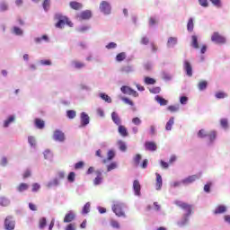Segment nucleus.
<instances>
[{
	"mask_svg": "<svg viewBox=\"0 0 230 230\" xmlns=\"http://www.w3.org/2000/svg\"><path fill=\"white\" fill-rule=\"evenodd\" d=\"M133 190L135 191V195L137 197L141 196V183H139V181L135 180L133 181Z\"/></svg>",
	"mask_w": 230,
	"mask_h": 230,
	"instance_id": "9",
	"label": "nucleus"
},
{
	"mask_svg": "<svg viewBox=\"0 0 230 230\" xmlns=\"http://www.w3.org/2000/svg\"><path fill=\"white\" fill-rule=\"evenodd\" d=\"M118 146L121 152H127V144L123 140L118 141Z\"/></svg>",
	"mask_w": 230,
	"mask_h": 230,
	"instance_id": "29",
	"label": "nucleus"
},
{
	"mask_svg": "<svg viewBox=\"0 0 230 230\" xmlns=\"http://www.w3.org/2000/svg\"><path fill=\"white\" fill-rule=\"evenodd\" d=\"M156 176V183H155V188L156 190H161L163 188V177H161V174L158 172L155 173Z\"/></svg>",
	"mask_w": 230,
	"mask_h": 230,
	"instance_id": "16",
	"label": "nucleus"
},
{
	"mask_svg": "<svg viewBox=\"0 0 230 230\" xmlns=\"http://www.w3.org/2000/svg\"><path fill=\"white\" fill-rule=\"evenodd\" d=\"M75 177H76V174L75 173V172H69V174L67 176L68 182H75Z\"/></svg>",
	"mask_w": 230,
	"mask_h": 230,
	"instance_id": "43",
	"label": "nucleus"
},
{
	"mask_svg": "<svg viewBox=\"0 0 230 230\" xmlns=\"http://www.w3.org/2000/svg\"><path fill=\"white\" fill-rule=\"evenodd\" d=\"M207 137H208L211 142L215 141V139H217V131H210L208 133Z\"/></svg>",
	"mask_w": 230,
	"mask_h": 230,
	"instance_id": "35",
	"label": "nucleus"
},
{
	"mask_svg": "<svg viewBox=\"0 0 230 230\" xmlns=\"http://www.w3.org/2000/svg\"><path fill=\"white\" fill-rule=\"evenodd\" d=\"M193 28H194L193 18H190L187 23V30L188 31H193Z\"/></svg>",
	"mask_w": 230,
	"mask_h": 230,
	"instance_id": "39",
	"label": "nucleus"
},
{
	"mask_svg": "<svg viewBox=\"0 0 230 230\" xmlns=\"http://www.w3.org/2000/svg\"><path fill=\"white\" fill-rule=\"evenodd\" d=\"M174 204L178 208H181V209H183L187 212L184 216V221L181 223V226H184V224L188 222V217H190L193 213V206L181 200L174 201Z\"/></svg>",
	"mask_w": 230,
	"mask_h": 230,
	"instance_id": "1",
	"label": "nucleus"
},
{
	"mask_svg": "<svg viewBox=\"0 0 230 230\" xmlns=\"http://www.w3.org/2000/svg\"><path fill=\"white\" fill-rule=\"evenodd\" d=\"M208 132H206V129H200L198 132V137H199L200 138H204V137H208Z\"/></svg>",
	"mask_w": 230,
	"mask_h": 230,
	"instance_id": "47",
	"label": "nucleus"
},
{
	"mask_svg": "<svg viewBox=\"0 0 230 230\" xmlns=\"http://www.w3.org/2000/svg\"><path fill=\"white\" fill-rule=\"evenodd\" d=\"M118 168V164L116 162H112L107 166V172H112V170H116Z\"/></svg>",
	"mask_w": 230,
	"mask_h": 230,
	"instance_id": "40",
	"label": "nucleus"
},
{
	"mask_svg": "<svg viewBox=\"0 0 230 230\" xmlns=\"http://www.w3.org/2000/svg\"><path fill=\"white\" fill-rule=\"evenodd\" d=\"M111 119L115 125H121V119H119V116L115 111L111 113Z\"/></svg>",
	"mask_w": 230,
	"mask_h": 230,
	"instance_id": "20",
	"label": "nucleus"
},
{
	"mask_svg": "<svg viewBox=\"0 0 230 230\" xmlns=\"http://www.w3.org/2000/svg\"><path fill=\"white\" fill-rule=\"evenodd\" d=\"M119 134L122 136V137H127L128 136V130H127V128L123 125H119Z\"/></svg>",
	"mask_w": 230,
	"mask_h": 230,
	"instance_id": "18",
	"label": "nucleus"
},
{
	"mask_svg": "<svg viewBox=\"0 0 230 230\" xmlns=\"http://www.w3.org/2000/svg\"><path fill=\"white\" fill-rule=\"evenodd\" d=\"M214 6L220 8L222 6V2L220 0H210Z\"/></svg>",
	"mask_w": 230,
	"mask_h": 230,
	"instance_id": "56",
	"label": "nucleus"
},
{
	"mask_svg": "<svg viewBox=\"0 0 230 230\" xmlns=\"http://www.w3.org/2000/svg\"><path fill=\"white\" fill-rule=\"evenodd\" d=\"M39 190H40V184L39 183H33L32 184V190L31 191H33L34 193L39 191Z\"/></svg>",
	"mask_w": 230,
	"mask_h": 230,
	"instance_id": "57",
	"label": "nucleus"
},
{
	"mask_svg": "<svg viewBox=\"0 0 230 230\" xmlns=\"http://www.w3.org/2000/svg\"><path fill=\"white\" fill-rule=\"evenodd\" d=\"M167 109L170 112H177L179 111V105H171Z\"/></svg>",
	"mask_w": 230,
	"mask_h": 230,
	"instance_id": "54",
	"label": "nucleus"
},
{
	"mask_svg": "<svg viewBox=\"0 0 230 230\" xmlns=\"http://www.w3.org/2000/svg\"><path fill=\"white\" fill-rule=\"evenodd\" d=\"M198 87L199 91H204L208 87V82L207 81H200L198 84Z\"/></svg>",
	"mask_w": 230,
	"mask_h": 230,
	"instance_id": "36",
	"label": "nucleus"
},
{
	"mask_svg": "<svg viewBox=\"0 0 230 230\" xmlns=\"http://www.w3.org/2000/svg\"><path fill=\"white\" fill-rule=\"evenodd\" d=\"M200 176L194 174L191 176H189L181 181L182 184H191V182H195L198 179H199Z\"/></svg>",
	"mask_w": 230,
	"mask_h": 230,
	"instance_id": "12",
	"label": "nucleus"
},
{
	"mask_svg": "<svg viewBox=\"0 0 230 230\" xmlns=\"http://www.w3.org/2000/svg\"><path fill=\"white\" fill-rule=\"evenodd\" d=\"M15 119V118H13V116H11L8 118V119H6L4 123V127H8V125H10V123L13 122Z\"/></svg>",
	"mask_w": 230,
	"mask_h": 230,
	"instance_id": "51",
	"label": "nucleus"
},
{
	"mask_svg": "<svg viewBox=\"0 0 230 230\" xmlns=\"http://www.w3.org/2000/svg\"><path fill=\"white\" fill-rule=\"evenodd\" d=\"M40 64H41V66H51V60L42 59L40 61Z\"/></svg>",
	"mask_w": 230,
	"mask_h": 230,
	"instance_id": "58",
	"label": "nucleus"
},
{
	"mask_svg": "<svg viewBox=\"0 0 230 230\" xmlns=\"http://www.w3.org/2000/svg\"><path fill=\"white\" fill-rule=\"evenodd\" d=\"M120 71L121 73H126V74L132 73V71H134V67H132V66L130 65L124 66L121 67Z\"/></svg>",
	"mask_w": 230,
	"mask_h": 230,
	"instance_id": "26",
	"label": "nucleus"
},
{
	"mask_svg": "<svg viewBox=\"0 0 230 230\" xmlns=\"http://www.w3.org/2000/svg\"><path fill=\"white\" fill-rule=\"evenodd\" d=\"M116 48H118V44L115 42H110L108 45H106L107 49H114Z\"/></svg>",
	"mask_w": 230,
	"mask_h": 230,
	"instance_id": "55",
	"label": "nucleus"
},
{
	"mask_svg": "<svg viewBox=\"0 0 230 230\" xmlns=\"http://www.w3.org/2000/svg\"><path fill=\"white\" fill-rule=\"evenodd\" d=\"M150 42V39L148 37L144 36L140 40V43L143 44L144 46H146Z\"/></svg>",
	"mask_w": 230,
	"mask_h": 230,
	"instance_id": "50",
	"label": "nucleus"
},
{
	"mask_svg": "<svg viewBox=\"0 0 230 230\" xmlns=\"http://www.w3.org/2000/svg\"><path fill=\"white\" fill-rule=\"evenodd\" d=\"M74 67H75V69H82L84 67H85V63L82 62V61H77L75 60L72 62Z\"/></svg>",
	"mask_w": 230,
	"mask_h": 230,
	"instance_id": "22",
	"label": "nucleus"
},
{
	"mask_svg": "<svg viewBox=\"0 0 230 230\" xmlns=\"http://www.w3.org/2000/svg\"><path fill=\"white\" fill-rule=\"evenodd\" d=\"M66 116L69 119H74V118H76V111L69 110L66 111Z\"/></svg>",
	"mask_w": 230,
	"mask_h": 230,
	"instance_id": "38",
	"label": "nucleus"
},
{
	"mask_svg": "<svg viewBox=\"0 0 230 230\" xmlns=\"http://www.w3.org/2000/svg\"><path fill=\"white\" fill-rule=\"evenodd\" d=\"M46 224H47L46 217L40 218L39 222L40 229H44V227H46Z\"/></svg>",
	"mask_w": 230,
	"mask_h": 230,
	"instance_id": "45",
	"label": "nucleus"
},
{
	"mask_svg": "<svg viewBox=\"0 0 230 230\" xmlns=\"http://www.w3.org/2000/svg\"><path fill=\"white\" fill-rule=\"evenodd\" d=\"M28 141L31 144V146H34V145H35V137H29Z\"/></svg>",
	"mask_w": 230,
	"mask_h": 230,
	"instance_id": "64",
	"label": "nucleus"
},
{
	"mask_svg": "<svg viewBox=\"0 0 230 230\" xmlns=\"http://www.w3.org/2000/svg\"><path fill=\"white\" fill-rule=\"evenodd\" d=\"M13 32L15 35H22V30L19 27H13Z\"/></svg>",
	"mask_w": 230,
	"mask_h": 230,
	"instance_id": "62",
	"label": "nucleus"
},
{
	"mask_svg": "<svg viewBox=\"0 0 230 230\" xmlns=\"http://www.w3.org/2000/svg\"><path fill=\"white\" fill-rule=\"evenodd\" d=\"M55 21H58V22L56 23V28H64V26H66V24L67 26L73 27V22L69 20V18H67V16H64L62 15V13H56L54 16Z\"/></svg>",
	"mask_w": 230,
	"mask_h": 230,
	"instance_id": "2",
	"label": "nucleus"
},
{
	"mask_svg": "<svg viewBox=\"0 0 230 230\" xmlns=\"http://www.w3.org/2000/svg\"><path fill=\"white\" fill-rule=\"evenodd\" d=\"M127 58V54L125 52H120L116 56L117 62H123Z\"/></svg>",
	"mask_w": 230,
	"mask_h": 230,
	"instance_id": "32",
	"label": "nucleus"
},
{
	"mask_svg": "<svg viewBox=\"0 0 230 230\" xmlns=\"http://www.w3.org/2000/svg\"><path fill=\"white\" fill-rule=\"evenodd\" d=\"M216 98H217L218 100H222L224 98H227V95L224 92H217L216 93Z\"/></svg>",
	"mask_w": 230,
	"mask_h": 230,
	"instance_id": "46",
	"label": "nucleus"
},
{
	"mask_svg": "<svg viewBox=\"0 0 230 230\" xmlns=\"http://www.w3.org/2000/svg\"><path fill=\"white\" fill-rule=\"evenodd\" d=\"M191 39H192V41H191L192 48H194V49H199V38H197L196 35H193Z\"/></svg>",
	"mask_w": 230,
	"mask_h": 230,
	"instance_id": "27",
	"label": "nucleus"
},
{
	"mask_svg": "<svg viewBox=\"0 0 230 230\" xmlns=\"http://www.w3.org/2000/svg\"><path fill=\"white\" fill-rule=\"evenodd\" d=\"M130 90H131V88L128 86H122L120 88V91H121V93H123V94H129Z\"/></svg>",
	"mask_w": 230,
	"mask_h": 230,
	"instance_id": "52",
	"label": "nucleus"
},
{
	"mask_svg": "<svg viewBox=\"0 0 230 230\" xmlns=\"http://www.w3.org/2000/svg\"><path fill=\"white\" fill-rule=\"evenodd\" d=\"M184 69L186 71L187 76H193V67L188 60L184 61Z\"/></svg>",
	"mask_w": 230,
	"mask_h": 230,
	"instance_id": "10",
	"label": "nucleus"
},
{
	"mask_svg": "<svg viewBox=\"0 0 230 230\" xmlns=\"http://www.w3.org/2000/svg\"><path fill=\"white\" fill-rule=\"evenodd\" d=\"M100 96L102 100H104V102H107V103H112V99L109 95L105 93H101Z\"/></svg>",
	"mask_w": 230,
	"mask_h": 230,
	"instance_id": "37",
	"label": "nucleus"
},
{
	"mask_svg": "<svg viewBox=\"0 0 230 230\" xmlns=\"http://www.w3.org/2000/svg\"><path fill=\"white\" fill-rule=\"evenodd\" d=\"M211 40L212 42H216L217 44H226V39L218 32L213 33Z\"/></svg>",
	"mask_w": 230,
	"mask_h": 230,
	"instance_id": "7",
	"label": "nucleus"
},
{
	"mask_svg": "<svg viewBox=\"0 0 230 230\" xmlns=\"http://www.w3.org/2000/svg\"><path fill=\"white\" fill-rule=\"evenodd\" d=\"M100 10L102 13L109 15V13H111V4L107 1H102L100 4Z\"/></svg>",
	"mask_w": 230,
	"mask_h": 230,
	"instance_id": "8",
	"label": "nucleus"
},
{
	"mask_svg": "<svg viewBox=\"0 0 230 230\" xmlns=\"http://www.w3.org/2000/svg\"><path fill=\"white\" fill-rule=\"evenodd\" d=\"M211 186H212L211 182L205 184L204 191H206V193H209V191H211Z\"/></svg>",
	"mask_w": 230,
	"mask_h": 230,
	"instance_id": "60",
	"label": "nucleus"
},
{
	"mask_svg": "<svg viewBox=\"0 0 230 230\" xmlns=\"http://www.w3.org/2000/svg\"><path fill=\"white\" fill-rule=\"evenodd\" d=\"M30 188V185L28 183H24L22 182L17 186V191H19L20 193H22V191H26L28 190V189Z\"/></svg>",
	"mask_w": 230,
	"mask_h": 230,
	"instance_id": "19",
	"label": "nucleus"
},
{
	"mask_svg": "<svg viewBox=\"0 0 230 230\" xmlns=\"http://www.w3.org/2000/svg\"><path fill=\"white\" fill-rule=\"evenodd\" d=\"M54 141H58L59 143H64L66 141V135L60 129H57L53 134Z\"/></svg>",
	"mask_w": 230,
	"mask_h": 230,
	"instance_id": "6",
	"label": "nucleus"
},
{
	"mask_svg": "<svg viewBox=\"0 0 230 230\" xmlns=\"http://www.w3.org/2000/svg\"><path fill=\"white\" fill-rule=\"evenodd\" d=\"M4 227L6 230H13L15 229V221L12 216H8L4 219Z\"/></svg>",
	"mask_w": 230,
	"mask_h": 230,
	"instance_id": "5",
	"label": "nucleus"
},
{
	"mask_svg": "<svg viewBox=\"0 0 230 230\" xmlns=\"http://www.w3.org/2000/svg\"><path fill=\"white\" fill-rule=\"evenodd\" d=\"M145 146L146 150H149V152H155V150H157L155 142H146Z\"/></svg>",
	"mask_w": 230,
	"mask_h": 230,
	"instance_id": "14",
	"label": "nucleus"
},
{
	"mask_svg": "<svg viewBox=\"0 0 230 230\" xmlns=\"http://www.w3.org/2000/svg\"><path fill=\"white\" fill-rule=\"evenodd\" d=\"M93 17V13L90 10L83 11L76 14L75 19L77 21H88Z\"/></svg>",
	"mask_w": 230,
	"mask_h": 230,
	"instance_id": "4",
	"label": "nucleus"
},
{
	"mask_svg": "<svg viewBox=\"0 0 230 230\" xmlns=\"http://www.w3.org/2000/svg\"><path fill=\"white\" fill-rule=\"evenodd\" d=\"M75 217L76 216L74 214V212L69 211L68 213L66 214L63 222L65 224H69V222H73V220H75Z\"/></svg>",
	"mask_w": 230,
	"mask_h": 230,
	"instance_id": "11",
	"label": "nucleus"
},
{
	"mask_svg": "<svg viewBox=\"0 0 230 230\" xmlns=\"http://www.w3.org/2000/svg\"><path fill=\"white\" fill-rule=\"evenodd\" d=\"M50 4H51V0H44L42 6L45 12H48V10H49Z\"/></svg>",
	"mask_w": 230,
	"mask_h": 230,
	"instance_id": "44",
	"label": "nucleus"
},
{
	"mask_svg": "<svg viewBox=\"0 0 230 230\" xmlns=\"http://www.w3.org/2000/svg\"><path fill=\"white\" fill-rule=\"evenodd\" d=\"M90 209H91V203L88 202L83 208V211H82L83 215H87V213H89Z\"/></svg>",
	"mask_w": 230,
	"mask_h": 230,
	"instance_id": "41",
	"label": "nucleus"
},
{
	"mask_svg": "<svg viewBox=\"0 0 230 230\" xmlns=\"http://www.w3.org/2000/svg\"><path fill=\"white\" fill-rule=\"evenodd\" d=\"M66 230H76V226H75V224H68Z\"/></svg>",
	"mask_w": 230,
	"mask_h": 230,
	"instance_id": "63",
	"label": "nucleus"
},
{
	"mask_svg": "<svg viewBox=\"0 0 230 230\" xmlns=\"http://www.w3.org/2000/svg\"><path fill=\"white\" fill-rule=\"evenodd\" d=\"M0 206L6 208V206H10V200L4 197H0Z\"/></svg>",
	"mask_w": 230,
	"mask_h": 230,
	"instance_id": "31",
	"label": "nucleus"
},
{
	"mask_svg": "<svg viewBox=\"0 0 230 230\" xmlns=\"http://www.w3.org/2000/svg\"><path fill=\"white\" fill-rule=\"evenodd\" d=\"M144 82L146 85H154V84H155L156 81H155V79H154L152 77L146 76V77H145Z\"/></svg>",
	"mask_w": 230,
	"mask_h": 230,
	"instance_id": "33",
	"label": "nucleus"
},
{
	"mask_svg": "<svg viewBox=\"0 0 230 230\" xmlns=\"http://www.w3.org/2000/svg\"><path fill=\"white\" fill-rule=\"evenodd\" d=\"M51 157H53V155L51 154V151L46 150L44 152V158L45 159H51Z\"/></svg>",
	"mask_w": 230,
	"mask_h": 230,
	"instance_id": "59",
	"label": "nucleus"
},
{
	"mask_svg": "<svg viewBox=\"0 0 230 230\" xmlns=\"http://www.w3.org/2000/svg\"><path fill=\"white\" fill-rule=\"evenodd\" d=\"M34 40L36 44H41L42 40H44L45 42H49V38L48 37V35H43L40 38H35Z\"/></svg>",
	"mask_w": 230,
	"mask_h": 230,
	"instance_id": "25",
	"label": "nucleus"
},
{
	"mask_svg": "<svg viewBox=\"0 0 230 230\" xmlns=\"http://www.w3.org/2000/svg\"><path fill=\"white\" fill-rule=\"evenodd\" d=\"M89 115H87V113L85 112H82L81 113V125L82 127H86V125H89Z\"/></svg>",
	"mask_w": 230,
	"mask_h": 230,
	"instance_id": "13",
	"label": "nucleus"
},
{
	"mask_svg": "<svg viewBox=\"0 0 230 230\" xmlns=\"http://www.w3.org/2000/svg\"><path fill=\"white\" fill-rule=\"evenodd\" d=\"M102 172H97V177L93 180V184L95 186H98V184H102Z\"/></svg>",
	"mask_w": 230,
	"mask_h": 230,
	"instance_id": "28",
	"label": "nucleus"
},
{
	"mask_svg": "<svg viewBox=\"0 0 230 230\" xmlns=\"http://www.w3.org/2000/svg\"><path fill=\"white\" fill-rule=\"evenodd\" d=\"M110 224L114 229H119V223L117 220L111 219Z\"/></svg>",
	"mask_w": 230,
	"mask_h": 230,
	"instance_id": "49",
	"label": "nucleus"
},
{
	"mask_svg": "<svg viewBox=\"0 0 230 230\" xmlns=\"http://www.w3.org/2000/svg\"><path fill=\"white\" fill-rule=\"evenodd\" d=\"M58 179H54L52 181L48 183V188H51L53 186H58Z\"/></svg>",
	"mask_w": 230,
	"mask_h": 230,
	"instance_id": "53",
	"label": "nucleus"
},
{
	"mask_svg": "<svg viewBox=\"0 0 230 230\" xmlns=\"http://www.w3.org/2000/svg\"><path fill=\"white\" fill-rule=\"evenodd\" d=\"M69 6H70V8H72V10H82V8L84 7L82 3H79L76 1L70 2Z\"/></svg>",
	"mask_w": 230,
	"mask_h": 230,
	"instance_id": "15",
	"label": "nucleus"
},
{
	"mask_svg": "<svg viewBox=\"0 0 230 230\" xmlns=\"http://www.w3.org/2000/svg\"><path fill=\"white\" fill-rule=\"evenodd\" d=\"M34 123H35V126L37 127V128L42 129L45 127L44 120H42L40 119H35Z\"/></svg>",
	"mask_w": 230,
	"mask_h": 230,
	"instance_id": "23",
	"label": "nucleus"
},
{
	"mask_svg": "<svg viewBox=\"0 0 230 230\" xmlns=\"http://www.w3.org/2000/svg\"><path fill=\"white\" fill-rule=\"evenodd\" d=\"M227 211V208L224 205H219L214 210V215H221L222 213H226Z\"/></svg>",
	"mask_w": 230,
	"mask_h": 230,
	"instance_id": "17",
	"label": "nucleus"
},
{
	"mask_svg": "<svg viewBox=\"0 0 230 230\" xmlns=\"http://www.w3.org/2000/svg\"><path fill=\"white\" fill-rule=\"evenodd\" d=\"M177 44V38L175 37H170L167 40V46L168 48H173Z\"/></svg>",
	"mask_w": 230,
	"mask_h": 230,
	"instance_id": "24",
	"label": "nucleus"
},
{
	"mask_svg": "<svg viewBox=\"0 0 230 230\" xmlns=\"http://www.w3.org/2000/svg\"><path fill=\"white\" fill-rule=\"evenodd\" d=\"M155 100L156 102L160 104V105H167L168 104V101H166L164 98L156 95L155 96Z\"/></svg>",
	"mask_w": 230,
	"mask_h": 230,
	"instance_id": "34",
	"label": "nucleus"
},
{
	"mask_svg": "<svg viewBox=\"0 0 230 230\" xmlns=\"http://www.w3.org/2000/svg\"><path fill=\"white\" fill-rule=\"evenodd\" d=\"M84 162H78L75 164V170H82L84 168Z\"/></svg>",
	"mask_w": 230,
	"mask_h": 230,
	"instance_id": "61",
	"label": "nucleus"
},
{
	"mask_svg": "<svg viewBox=\"0 0 230 230\" xmlns=\"http://www.w3.org/2000/svg\"><path fill=\"white\" fill-rule=\"evenodd\" d=\"M141 159H142L141 155L137 154L135 155V157L133 158V163H134L135 166H139V164H141Z\"/></svg>",
	"mask_w": 230,
	"mask_h": 230,
	"instance_id": "30",
	"label": "nucleus"
},
{
	"mask_svg": "<svg viewBox=\"0 0 230 230\" xmlns=\"http://www.w3.org/2000/svg\"><path fill=\"white\" fill-rule=\"evenodd\" d=\"M113 157H116V153L114 150H109L107 153V159L103 160L104 164L107 163V161H112Z\"/></svg>",
	"mask_w": 230,
	"mask_h": 230,
	"instance_id": "21",
	"label": "nucleus"
},
{
	"mask_svg": "<svg viewBox=\"0 0 230 230\" xmlns=\"http://www.w3.org/2000/svg\"><path fill=\"white\" fill-rule=\"evenodd\" d=\"M174 120L173 118H171L169 121L166 123L165 130H172V127L173 126Z\"/></svg>",
	"mask_w": 230,
	"mask_h": 230,
	"instance_id": "42",
	"label": "nucleus"
},
{
	"mask_svg": "<svg viewBox=\"0 0 230 230\" xmlns=\"http://www.w3.org/2000/svg\"><path fill=\"white\" fill-rule=\"evenodd\" d=\"M123 208H125V205L123 203L115 202L111 209L117 217H126L125 212L123 211Z\"/></svg>",
	"mask_w": 230,
	"mask_h": 230,
	"instance_id": "3",
	"label": "nucleus"
},
{
	"mask_svg": "<svg viewBox=\"0 0 230 230\" xmlns=\"http://www.w3.org/2000/svg\"><path fill=\"white\" fill-rule=\"evenodd\" d=\"M220 125L223 127V128H227L229 127V122L227 121V119H221Z\"/></svg>",
	"mask_w": 230,
	"mask_h": 230,
	"instance_id": "48",
	"label": "nucleus"
}]
</instances>
